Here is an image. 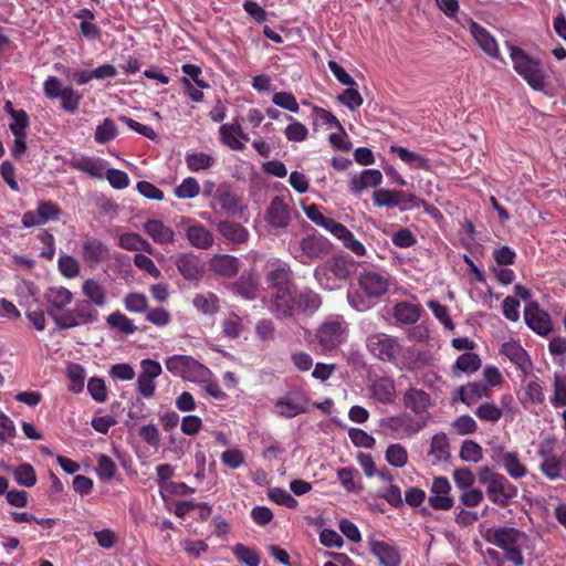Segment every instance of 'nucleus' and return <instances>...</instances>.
Here are the masks:
<instances>
[{"instance_id": "1", "label": "nucleus", "mask_w": 566, "mask_h": 566, "mask_svg": "<svg viewBox=\"0 0 566 566\" xmlns=\"http://www.w3.org/2000/svg\"><path fill=\"white\" fill-rule=\"evenodd\" d=\"M514 71L537 92H546L547 74L539 60L531 57L522 48L510 45Z\"/></svg>"}, {"instance_id": "2", "label": "nucleus", "mask_w": 566, "mask_h": 566, "mask_svg": "<svg viewBox=\"0 0 566 566\" xmlns=\"http://www.w3.org/2000/svg\"><path fill=\"white\" fill-rule=\"evenodd\" d=\"M478 480L486 488L488 499L501 507L507 506L517 494V489L505 476L493 472L488 467L479 470Z\"/></svg>"}, {"instance_id": "3", "label": "nucleus", "mask_w": 566, "mask_h": 566, "mask_svg": "<svg viewBox=\"0 0 566 566\" xmlns=\"http://www.w3.org/2000/svg\"><path fill=\"white\" fill-rule=\"evenodd\" d=\"M43 93L46 98L53 101L60 98L61 109L67 114H75L83 99V94L73 86H63L62 81L53 75H50L43 82Z\"/></svg>"}, {"instance_id": "4", "label": "nucleus", "mask_w": 566, "mask_h": 566, "mask_svg": "<svg viewBox=\"0 0 566 566\" xmlns=\"http://www.w3.org/2000/svg\"><path fill=\"white\" fill-rule=\"evenodd\" d=\"M57 328L67 329L80 325L93 324L98 321V312L87 301H77L73 310H65L62 314L49 311Z\"/></svg>"}, {"instance_id": "5", "label": "nucleus", "mask_w": 566, "mask_h": 566, "mask_svg": "<svg viewBox=\"0 0 566 566\" xmlns=\"http://www.w3.org/2000/svg\"><path fill=\"white\" fill-rule=\"evenodd\" d=\"M352 265L347 256L337 254L317 266L314 270V277L322 287L333 290L335 280L346 281L349 277Z\"/></svg>"}, {"instance_id": "6", "label": "nucleus", "mask_w": 566, "mask_h": 566, "mask_svg": "<svg viewBox=\"0 0 566 566\" xmlns=\"http://www.w3.org/2000/svg\"><path fill=\"white\" fill-rule=\"evenodd\" d=\"M165 366L172 375L192 382L205 380L209 374L208 367L187 355L170 356L166 359Z\"/></svg>"}, {"instance_id": "7", "label": "nucleus", "mask_w": 566, "mask_h": 566, "mask_svg": "<svg viewBox=\"0 0 566 566\" xmlns=\"http://www.w3.org/2000/svg\"><path fill=\"white\" fill-rule=\"evenodd\" d=\"M367 348L378 359L394 364L397 363L403 350L397 337L384 333L368 336Z\"/></svg>"}, {"instance_id": "8", "label": "nucleus", "mask_w": 566, "mask_h": 566, "mask_svg": "<svg viewBox=\"0 0 566 566\" xmlns=\"http://www.w3.org/2000/svg\"><path fill=\"white\" fill-rule=\"evenodd\" d=\"M373 201L377 207H385L388 209L399 207L401 211L407 210L409 207H420L426 203L423 199L413 193L384 188L374 191Z\"/></svg>"}, {"instance_id": "9", "label": "nucleus", "mask_w": 566, "mask_h": 566, "mask_svg": "<svg viewBox=\"0 0 566 566\" xmlns=\"http://www.w3.org/2000/svg\"><path fill=\"white\" fill-rule=\"evenodd\" d=\"M426 420H418L408 413L388 417L381 420L382 429L397 439L410 438L426 426Z\"/></svg>"}, {"instance_id": "10", "label": "nucleus", "mask_w": 566, "mask_h": 566, "mask_svg": "<svg viewBox=\"0 0 566 566\" xmlns=\"http://www.w3.org/2000/svg\"><path fill=\"white\" fill-rule=\"evenodd\" d=\"M300 253L294 254V258L302 264H308L315 259H321L331 252L332 243L328 239L321 234H307L300 243Z\"/></svg>"}, {"instance_id": "11", "label": "nucleus", "mask_w": 566, "mask_h": 566, "mask_svg": "<svg viewBox=\"0 0 566 566\" xmlns=\"http://www.w3.org/2000/svg\"><path fill=\"white\" fill-rule=\"evenodd\" d=\"M63 211L61 207L51 200L39 201L35 211L23 213L21 223L24 228L45 224L49 221H59Z\"/></svg>"}, {"instance_id": "12", "label": "nucleus", "mask_w": 566, "mask_h": 566, "mask_svg": "<svg viewBox=\"0 0 566 566\" xmlns=\"http://www.w3.org/2000/svg\"><path fill=\"white\" fill-rule=\"evenodd\" d=\"M214 198L224 214L229 218H240L245 211L243 198L235 193L227 184L219 185Z\"/></svg>"}, {"instance_id": "13", "label": "nucleus", "mask_w": 566, "mask_h": 566, "mask_svg": "<svg viewBox=\"0 0 566 566\" xmlns=\"http://www.w3.org/2000/svg\"><path fill=\"white\" fill-rule=\"evenodd\" d=\"M344 322L338 318L327 319L317 329L316 338L324 350H331L340 345L344 339Z\"/></svg>"}, {"instance_id": "14", "label": "nucleus", "mask_w": 566, "mask_h": 566, "mask_svg": "<svg viewBox=\"0 0 566 566\" xmlns=\"http://www.w3.org/2000/svg\"><path fill=\"white\" fill-rule=\"evenodd\" d=\"M524 321L536 334L545 336L553 331L549 314L542 310L537 302H530L524 308Z\"/></svg>"}, {"instance_id": "15", "label": "nucleus", "mask_w": 566, "mask_h": 566, "mask_svg": "<svg viewBox=\"0 0 566 566\" xmlns=\"http://www.w3.org/2000/svg\"><path fill=\"white\" fill-rule=\"evenodd\" d=\"M271 265L272 269L265 275L269 289L273 292L292 290L293 272L291 266L285 262H281L280 260H276Z\"/></svg>"}, {"instance_id": "16", "label": "nucleus", "mask_w": 566, "mask_h": 566, "mask_svg": "<svg viewBox=\"0 0 566 566\" xmlns=\"http://www.w3.org/2000/svg\"><path fill=\"white\" fill-rule=\"evenodd\" d=\"M450 491L451 485L448 479L442 476L434 478L428 497L429 505L434 510H450L454 504L453 497L450 496Z\"/></svg>"}, {"instance_id": "17", "label": "nucleus", "mask_w": 566, "mask_h": 566, "mask_svg": "<svg viewBox=\"0 0 566 566\" xmlns=\"http://www.w3.org/2000/svg\"><path fill=\"white\" fill-rule=\"evenodd\" d=\"M307 405L308 399L303 392L289 391L276 401L275 407L281 416L293 418L305 412Z\"/></svg>"}, {"instance_id": "18", "label": "nucleus", "mask_w": 566, "mask_h": 566, "mask_svg": "<svg viewBox=\"0 0 566 566\" xmlns=\"http://www.w3.org/2000/svg\"><path fill=\"white\" fill-rule=\"evenodd\" d=\"M500 354L507 357L518 370L527 375L533 368V363L527 352L516 340L503 343L500 348Z\"/></svg>"}, {"instance_id": "19", "label": "nucleus", "mask_w": 566, "mask_h": 566, "mask_svg": "<svg viewBox=\"0 0 566 566\" xmlns=\"http://www.w3.org/2000/svg\"><path fill=\"white\" fill-rule=\"evenodd\" d=\"M525 533L514 527H500L489 530L485 536L486 542L506 551L518 544L524 538Z\"/></svg>"}, {"instance_id": "20", "label": "nucleus", "mask_w": 566, "mask_h": 566, "mask_svg": "<svg viewBox=\"0 0 566 566\" xmlns=\"http://www.w3.org/2000/svg\"><path fill=\"white\" fill-rule=\"evenodd\" d=\"M265 220L271 227L277 229H283L289 226L291 221V209L282 197L275 196L271 200L266 209Z\"/></svg>"}, {"instance_id": "21", "label": "nucleus", "mask_w": 566, "mask_h": 566, "mask_svg": "<svg viewBox=\"0 0 566 566\" xmlns=\"http://www.w3.org/2000/svg\"><path fill=\"white\" fill-rule=\"evenodd\" d=\"M359 286L366 295L379 297L388 291L389 281L387 275L382 273L366 271L359 276Z\"/></svg>"}, {"instance_id": "22", "label": "nucleus", "mask_w": 566, "mask_h": 566, "mask_svg": "<svg viewBox=\"0 0 566 566\" xmlns=\"http://www.w3.org/2000/svg\"><path fill=\"white\" fill-rule=\"evenodd\" d=\"M370 553L376 556L381 566H400L401 556L399 549L384 541L368 539Z\"/></svg>"}, {"instance_id": "23", "label": "nucleus", "mask_w": 566, "mask_h": 566, "mask_svg": "<svg viewBox=\"0 0 566 566\" xmlns=\"http://www.w3.org/2000/svg\"><path fill=\"white\" fill-rule=\"evenodd\" d=\"M70 167L85 172L93 178L102 179L104 178L107 163L102 158L78 155L70 160Z\"/></svg>"}, {"instance_id": "24", "label": "nucleus", "mask_w": 566, "mask_h": 566, "mask_svg": "<svg viewBox=\"0 0 566 566\" xmlns=\"http://www.w3.org/2000/svg\"><path fill=\"white\" fill-rule=\"evenodd\" d=\"M175 264L187 281H197L203 275L201 260L193 253H181L176 258Z\"/></svg>"}, {"instance_id": "25", "label": "nucleus", "mask_w": 566, "mask_h": 566, "mask_svg": "<svg viewBox=\"0 0 566 566\" xmlns=\"http://www.w3.org/2000/svg\"><path fill=\"white\" fill-rule=\"evenodd\" d=\"M210 270L223 277H233L241 268L239 258L230 254H216L209 261Z\"/></svg>"}, {"instance_id": "26", "label": "nucleus", "mask_w": 566, "mask_h": 566, "mask_svg": "<svg viewBox=\"0 0 566 566\" xmlns=\"http://www.w3.org/2000/svg\"><path fill=\"white\" fill-rule=\"evenodd\" d=\"M470 31L476 44L493 59L501 60L497 43L495 39L479 23L471 21Z\"/></svg>"}, {"instance_id": "27", "label": "nucleus", "mask_w": 566, "mask_h": 566, "mask_svg": "<svg viewBox=\"0 0 566 566\" xmlns=\"http://www.w3.org/2000/svg\"><path fill=\"white\" fill-rule=\"evenodd\" d=\"M44 300L49 304L46 308L48 314L49 311H54L55 313L59 311L64 312L65 307L72 303L73 294L64 286H52L44 293Z\"/></svg>"}, {"instance_id": "28", "label": "nucleus", "mask_w": 566, "mask_h": 566, "mask_svg": "<svg viewBox=\"0 0 566 566\" xmlns=\"http://www.w3.org/2000/svg\"><path fill=\"white\" fill-rule=\"evenodd\" d=\"M296 310L307 317L314 315V313L322 305V297L318 293L311 289H304L294 296Z\"/></svg>"}, {"instance_id": "29", "label": "nucleus", "mask_w": 566, "mask_h": 566, "mask_svg": "<svg viewBox=\"0 0 566 566\" xmlns=\"http://www.w3.org/2000/svg\"><path fill=\"white\" fill-rule=\"evenodd\" d=\"M144 231L158 244H168L175 241V231L161 220L150 219L143 226Z\"/></svg>"}, {"instance_id": "30", "label": "nucleus", "mask_w": 566, "mask_h": 566, "mask_svg": "<svg viewBox=\"0 0 566 566\" xmlns=\"http://www.w3.org/2000/svg\"><path fill=\"white\" fill-rule=\"evenodd\" d=\"M295 307L292 290L273 292L270 308L279 318L292 317Z\"/></svg>"}, {"instance_id": "31", "label": "nucleus", "mask_w": 566, "mask_h": 566, "mask_svg": "<svg viewBox=\"0 0 566 566\" xmlns=\"http://www.w3.org/2000/svg\"><path fill=\"white\" fill-rule=\"evenodd\" d=\"M218 232L233 244H242L249 239V231L240 223L222 220L217 223Z\"/></svg>"}, {"instance_id": "32", "label": "nucleus", "mask_w": 566, "mask_h": 566, "mask_svg": "<svg viewBox=\"0 0 566 566\" xmlns=\"http://www.w3.org/2000/svg\"><path fill=\"white\" fill-rule=\"evenodd\" d=\"M403 405L417 415H421L428 410L431 398L428 392L422 389L409 388L403 395Z\"/></svg>"}, {"instance_id": "33", "label": "nucleus", "mask_w": 566, "mask_h": 566, "mask_svg": "<svg viewBox=\"0 0 566 566\" xmlns=\"http://www.w3.org/2000/svg\"><path fill=\"white\" fill-rule=\"evenodd\" d=\"M382 182V174L378 169H365L360 175H354L349 181L353 192L360 193L368 187H377Z\"/></svg>"}, {"instance_id": "34", "label": "nucleus", "mask_w": 566, "mask_h": 566, "mask_svg": "<svg viewBox=\"0 0 566 566\" xmlns=\"http://www.w3.org/2000/svg\"><path fill=\"white\" fill-rule=\"evenodd\" d=\"M232 291L244 300H255L259 293V281L252 273H243L233 284Z\"/></svg>"}, {"instance_id": "35", "label": "nucleus", "mask_w": 566, "mask_h": 566, "mask_svg": "<svg viewBox=\"0 0 566 566\" xmlns=\"http://www.w3.org/2000/svg\"><path fill=\"white\" fill-rule=\"evenodd\" d=\"M422 311L420 304L403 301L394 306L392 314L397 322L410 325L419 321Z\"/></svg>"}, {"instance_id": "36", "label": "nucleus", "mask_w": 566, "mask_h": 566, "mask_svg": "<svg viewBox=\"0 0 566 566\" xmlns=\"http://www.w3.org/2000/svg\"><path fill=\"white\" fill-rule=\"evenodd\" d=\"M82 255L86 262L97 264L108 259L109 251L106 244L93 238L83 243Z\"/></svg>"}, {"instance_id": "37", "label": "nucleus", "mask_w": 566, "mask_h": 566, "mask_svg": "<svg viewBox=\"0 0 566 566\" xmlns=\"http://www.w3.org/2000/svg\"><path fill=\"white\" fill-rule=\"evenodd\" d=\"M373 397L381 403H390L396 397L395 381L389 377H380L370 387Z\"/></svg>"}, {"instance_id": "38", "label": "nucleus", "mask_w": 566, "mask_h": 566, "mask_svg": "<svg viewBox=\"0 0 566 566\" xmlns=\"http://www.w3.org/2000/svg\"><path fill=\"white\" fill-rule=\"evenodd\" d=\"M491 396L490 388L482 382H469L465 386L458 388V397L460 401L470 406L478 399L483 397L489 398Z\"/></svg>"}, {"instance_id": "39", "label": "nucleus", "mask_w": 566, "mask_h": 566, "mask_svg": "<svg viewBox=\"0 0 566 566\" xmlns=\"http://www.w3.org/2000/svg\"><path fill=\"white\" fill-rule=\"evenodd\" d=\"M187 239L192 247L201 250L210 249L214 241L212 233L202 224L188 227Z\"/></svg>"}, {"instance_id": "40", "label": "nucleus", "mask_w": 566, "mask_h": 566, "mask_svg": "<svg viewBox=\"0 0 566 566\" xmlns=\"http://www.w3.org/2000/svg\"><path fill=\"white\" fill-rule=\"evenodd\" d=\"M390 153L396 154L401 161L410 165L412 168L416 169H428L429 168V160L411 151L405 147L401 146H390Z\"/></svg>"}, {"instance_id": "41", "label": "nucleus", "mask_w": 566, "mask_h": 566, "mask_svg": "<svg viewBox=\"0 0 566 566\" xmlns=\"http://www.w3.org/2000/svg\"><path fill=\"white\" fill-rule=\"evenodd\" d=\"M303 211L308 220L316 226L324 228L328 232H331L337 223L335 219L324 216L321 211V207L316 203L303 206Z\"/></svg>"}, {"instance_id": "42", "label": "nucleus", "mask_w": 566, "mask_h": 566, "mask_svg": "<svg viewBox=\"0 0 566 566\" xmlns=\"http://www.w3.org/2000/svg\"><path fill=\"white\" fill-rule=\"evenodd\" d=\"M185 161L187 168L192 172L207 170L216 164V159L206 153H187Z\"/></svg>"}, {"instance_id": "43", "label": "nucleus", "mask_w": 566, "mask_h": 566, "mask_svg": "<svg viewBox=\"0 0 566 566\" xmlns=\"http://www.w3.org/2000/svg\"><path fill=\"white\" fill-rule=\"evenodd\" d=\"M83 294L96 306H104L106 303V292L104 287L95 280L88 279L83 283Z\"/></svg>"}, {"instance_id": "44", "label": "nucleus", "mask_w": 566, "mask_h": 566, "mask_svg": "<svg viewBox=\"0 0 566 566\" xmlns=\"http://www.w3.org/2000/svg\"><path fill=\"white\" fill-rule=\"evenodd\" d=\"M231 549L240 563L247 566H260L261 557L255 548L239 543L235 544Z\"/></svg>"}, {"instance_id": "45", "label": "nucleus", "mask_w": 566, "mask_h": 566, "mask_svg": "<svg viewBox=\"0 0 566 566\" xmlns=\"http://www.w3.org/2000/svg\"><path fill=\"white\" fill-rule=\"evenodd\" d=\"M67 378L70 379L69 389L74 394H80L84 389V381L86 378L85 369L82 365L72 363L66 369Z\"/></svg>"}, {"instance_id": "46", "label": "nucleus", "mask_w": 566, "mask_h": 566, "mask_svg": "<svg viewBox=\"0 0 566 566\" xmlns=\"http://www.w3.org/2000/svg\"><path fill=\"white\" fill-rule=\"evenodd\" d=\"M118 134L115 122L111 118H104V120L97 125L94 134V139L97 144H106L113 140Z\"/></svg>"}, {"instance_id": "47", "label": "nucleus", "mask_w": 566, "mask_h": 566, "mask_svg": "<svg viewBox=\"0 0 566 566\" xmlns=\"http://www.w3.org/2000/svg\"><path fill=\"white\" fill-rule=\"evenodd\" d=\"M219 133L222 144L232 150L241 151L245 148L244 144L239 140L238 135L235 134V122L232 124H223L220 127Z\"/></svg>"}, {"instance_id": "48", "label": "nucleus", "mask_w": 566, "mask_h": 566, "mask_svg": "<svg viewBox=\"0 0 566 566\" xmlns=\"http://www.w3.org/2000/svg\"><path fill=\"white\" fill-rule=\"evenodd\" d=\"M290 124L284 129V135L290 142H304L308 137L307 127L292 116H287Z\"/></svg>"}, {"instance_id": "49", "label": "nucleus", "mask_w": 566, "mask_h": 566, "mask_svg": "<svg viewBox=\"0 0 566 566\" xmlns=\"http://www.w3.org/2000/svg\"><path fill=\"white\" fill-rule=\"evenodd\" d=\"M474 415L484 422L495 423L502 416V409L493 402H483L474 411Z\"/></svg>"}, {"instance_id": "50", "label": "nucleus", "mask_w": 566, "mask_h": 566, "mask_svg": "<svg viewBox=\"0 0 566 566\" xmlns=\"http://www.w3.org/2000/svg\"><path fill=\"white\" fill-rule=\"evenodd\" d=\"M481 359L475 353H464L457 358L454 368L465 374H472L480 369Z\"/></svg>"}, {"instance_id": "51", "label": "nucleus", "mask_w": 566, "mask_h": 566, "mask_svg": "<svg viewBox=\"0 0 566 566\" xmlns=\"http://www.w3.org/2000/svg\"><path fill=\"white\" fill-rule=\"evenodd\" d=\"M118 244L128 251L144 250L150 252V244L136 233H124L119 237Z\"/></svg>"}, {"instance_id": "52", "label": "nucleus", "mask_w": 566, "mask_h": 566, "mask_svg": "<svg viewBox=\"0 0 566 566\" xmlns=\"http://www.w3.org/2000/svg\"><path fill=\"white\" fill-rule=\"evenodd\" d=\"M106 322L108 325L119 329L124 334H134L137 331L133 321L119 311L109 314Z\"/></svg>"}, {"instance_id": "53", "label": "nucleus", "mask_w": 566, "mask_h": 566, "mask_svg": "<svg viewBox=\"0 0 566 566\" xmlns=\"http://www.w3.org/2000/svg\"><path fill=\"white\" fill-rule=\"evenodd\" d=\"M200 192V186L196 178L187 177L174 190V193L179 199H192Z\"/></svg>"}, {"instance_id": "54", "label": "nucleus", "mask_w": 566, "mask_h": 566, "mask_svg": "<svg viewBox=\"0 0 566 566\" xmlns=\"http://www.w3.org/2000/svg\"><path fill=\"white\" fill-rule=\"evenodd\" d=\"M10 117L12 118V122L9 124V128L13 136L27 134V129L30 126L28 113L24 109L12 111L10 112Z\"/></svg>"}, {"instance_id": "55", "label": "nucleus", "mask_w": 566, "mask_h": 566, "mask_svg": "<svg viewBox=\"0 0 566 566\" xmlns=\"http://www.w3.org/2000/svg\"><path fill=\"white\" fill-rule=\"evenodd\" d=\"M218 297L213 293H209L208 295L197 294L192 301L196 308L203 314H212L218 312Z\"/></svg>"}, {"instance_id": "56", "label": "nucleus", "mask_w": 566, "mask_h": 566, "mask_svg": "<svg viewBox=\"0 0 566 566\" xmlns=\"http://www.w3.org/2000/svg\"><path fill=\"white\" fill-rule=\"evenodd\" d=\"M337 99L350 111L358 109L364 103L361 94L354 86H348L344 90L343 93L337 96Z\"/></svg>"}, {"instance_id": "57", "label": "nucleus", "mask_w": 566, "mask_h": 566, "mask_svg": "<svg viewBox=\"0 0 566 566\" xmlns=\"http://www.w3.org/2000/svg\"><path fill=\"white\" fill-rule=\"evenodd\" d=\"M430 454L436 458V460H448L449 454V441L446 434H436L431 440Z\"/></svg>"}, {"instance_id": "58", "label": "nucleus", "mask_w": 566, "mask_h": 566, "mask_svg": "<svg viewBox=\"0 0 566 566\" xmlns=\"http://www.w3.org/2000/svg\"><path fill=\"white\" fill-rule=\"evenodd\" d=\"M59 271L67 279H73L80 274V263L71 255L63 254L57 261Z\"/></svg>"}, {"instance_id": "59", "label": "nucleus", "mask_w": 566, "mask_h": 566, "mask_svg": "<svg viewBox=\"0 0 566 566\" xmlns=\"http://www.w3.org/2000/svg\"><path fill=\"white\" fill-rule=\"evenodd\" d=\"M87 391L92 399L96 402H105L107 400V388L105 381L101 377H92L87 382Z\"/></svg>"}, {"instance_id": "60", "label": "nucleus", "mask_w": 566, "mask_h": 566, "mask_svg": "<svg viewBox=\"0 0 566 566\" xmlns=\"http://www.w3.org/2000/svg\"><path fill=\"white\" fill-rule=\"evenodd\" d=\"M486 452L491 460H517L516 453L505 451L502 442L497 438L488 442Z\"/></svg>"}, {"instance_id": "61", "label": "nucleus", "mask_w": 566, "mask_h": 566, "mask_svg": "<svg viewBox=\"0 0 566 566\" xmlns=\"http://www.w3.org/2000/svg\"><path fill=\"white\" fill-rule=\"evenodd\" d=\"M427 306L432 311L434 317L443 324V326L448 329H453L454 324L450 317L449 308L446 305H442L438 301H429L427 302Z\"/></svg>"}, {"instance_id": "62", "label": "nucleus", "mask_w": 566, "mask_h": 566, "mask_svg": "<svg viewBox=\"0 0 566 566\" xmlns=\"http://www.w3.org/2000/svg\"><path fill=\"white\" fill-rule=\"evenodd\" d=\"M272 102L286 111L292 113H297L300 109V105L295 98V96L290 92H276L272 96Z\"/></svg>"}, {"instance_id": "63", "label": "nucleus", "mask_w": 566, "mask_h": 566, "mask_svg": "<svg viewBox=\"0 0 566 566\" xmlns=\"http://www.w3.org/2000/svg\"><path fill=\"white\" fill-rule=\"evenodd\" d=\"M17 482L24 486H33L36 482L34 469L29 463H22L14 470Z\"/></svg>"}, {"instance_id": "64", "label": "nucleus", "mask_w": 566, "mask_h": 566, "mask_svg": "<svg viewBox=\"0 0 566 566\" xmlns=\"http://www.w3.org/2000/svg\"><path fill=\"white\" fill-rule=\"evenodd\" d=\"M541 470L551 480H566L565 462H541Z\"/></svg>"}]
</instances>
